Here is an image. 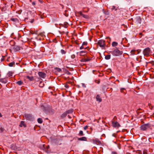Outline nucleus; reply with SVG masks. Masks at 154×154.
Listing matches in <instances>:
<instances>
[{
  "label": "nucleus",
  "mask_w": 154,
  "mask_h": 154,
  "mask_svg": "<svg viewBox=\"0 0 154 154\" xmlns=\"http://www.w3.org/2000/svg\"><path fill=\"white\" fill-rule=\"evenodd\" d=\"M60 51L62 54H65L66 53V52L63 49H61Z\"/></svg>",
  "instance_id": "bb28decb"
},
{
  "label": "nucleus",
  "mask_w": 154,
  "mask_h": 154,
  "mask_svg": "<svg viewBox=\"0 0 154 154\" xmlns=\"http://www.w3.org/2000/svg\"><path fill=\"white\" fill-rule=\"evenodd\" d=\"M83 48H84V46H83L82 45L80 48V50H82Z\"/></svg>",
  "instance_id": "ea45409f"
},
{
  "label": "nucleus",
  "mask_w": 154,
  "mask_h": 154,
  "mask_svg": "<svg viewBox=\"0 0 154 154\" xmlns=\"http://www.w3.org/2000/svg\"><path fill=\"white\" fill-rule=\"evenodd\" d=\"M3 59L2 58V59H1V61H3Z\"/></svg>",
  "instance_id": "8fccbe9b"
},
{
  "label": "nucleus",
  "mask_w": 154,
  "mask_h": 154,
  "mask_svg": "<svg viewBox=\"0 0 154 154\" xmlns=\"http://www.w3.org/2000/svg\"><path fill=\"white\" fill-rule=\"evenodd\" d=\"M67 114L66 112H64L63 114H62V115L61 116V117H62V118H63L65 117L66 116Z\"/></svg>",
  "instance_id": "2eb2a0df"
},
{
  "label": "nucleus",
  "mask_w": 154,
  "mask_h": 154,
  "mask_svg": "<svg viewBox=\"0 0 154 154\" xmlns=\"http://www.w3.org/2000/svg\"><path fill=\"white\" fill-rule=\"evenodd\" d=\"M65 87L66 88H68V85H65Z\"/></svg>",
  "instance_id": "49530a36"
},
{
  "label": "nucleus",
  "mask_w": 154,
  "mask_h": 154,
  "mask_svg": "<svg viewBox=\"0 0 154 154\" xmlns=\"http://www.w3.org/2000/svg\"><path fill=\"white\" fill-rule=\"evenodd\" d=\"M71 57L72 59H74L75 57V55L74 54H72L71 55Z\"/></svg>",
  "instance_id": "c9c22d12"
},
{
  "label": "nucleus",
  "mask_w": 154,
  "mask_h": 154,
  "mask_svg": "<svg viewBox=\"0 0 154 154\" xmlns=\"http://www.w3.org/2000/svg\"><path fill=\"white\" fill-rule=\"evenodd\" d=\"M111 154H118L117 152H116L112 151L111 152Z\"/></svg>",
  "instance_id": "58836bf2"
},
{
  "label": "nucleus",
  "mask_w": 154,
  "mask_h": 154,
  "mask_svg": "<svg viewBox=\"0 0 154 154\" xmlns=\"http://www.w3.org/2000/svg\"><path fill=\"white\" fill-rule=\"evenodd\" d=\"M44 85V84L42 82H41L39 84V86L40 87H42Z\"/></svg>",
  "instance_id": "a878e982"
},
{
  "label": "nucleus",
  "mask_w": 154,
  "mask_h": 154,
  "mask_svg": "<svg viewBox=\"0 0 154 154\" xmlns=\"http://www.w3.org/2000/svg\"><path fill=\"white\" fill-rule=\"evenodd\" d=\"M153 126L150 123L144 124L140 127V129L142 131H145L149 128L151 129Z\"/></svg>",
  "instance_id": "f257e3e1"
},
{
  "label": "nucleus",
  "mask_w": 154,
  "mask_h": 154,
  "mask_svg": "<svg viewBox=\"0 0 154 154\" xmlns=\"http://www.w3.org/2000/svg\"><path fill=\"white\" fill-rule=\"evenodd\" d=\"M33 20H32V21H31V23H32V22H33Z\"/></svg>",
  "instance_id": "603ef678"
},
{
  "label": "nucleus",
  "mask_w": 154,
  "mask_h": 154,
  "mask_svg": "<svg viewBox=\"0 0 154 154\" xmlns=\"http://www.w3.org/2000/svg\"><path fill=\"white\" fill-rule=\"evenodd\" d=\"M81 62H85V59L82 58L80 60Z\"/></svg>",
  "instance_id": "e433bc0d"
},
{
  "label": "nucleus",
  "mask_w": 154,
  "mask_h": 154,
  "mask_svg": "<svg viewBox=\"0 0 154 154\" xmlns=\"http://www.w3.org/2000/svg\"><path fill=\"white\" fill-rule=\"evenodd\" d=\"M24 117L26 119L29 121L32 120L34 118L32 115L30 114H25Z\"/></svg>",
  "instance_id": "20e7f679"
},
{
  "label": "nucleus",
  "mask_w": 154,
  "mask_h": 154,
  "mask_svg": "<svg viewBox=\"0 0 154 154\" xmlns=\"http://www.w3.org/2000/svg\"><path fill=\"white\" fill-rule=\"evenodd\" d=\"M82 16L83 17H84L85 18H88V16L87 15L84 14H83V15H82Z\"/></svg>",
  "instance_id": "c85d7f7f"
},
{
  "label": "nucleus",
  "mask_w": 154,
  "mask_h": 154,
  "mask_svg": "<svg viewBox=\"0 0 154 154\" xmlns=\"http://www.w3.org/2000/svg\"><path fill=\"white\" fill-rule=\"evenodd\" d=\"M0 82L6 84L8 82V79L7 78L0 79Z\"/></svg>",
  "instance_id": "0eeeda50"
},
{
  "label": "nucleus",
  "mask_w": 154,
  "mask_h": 154,
  "mask_svg": "<svg viewBox=\"0 0 154 154\" xmlns=\"http://www.w3.org/2000/svg\"><path fill=\"white\" fill-rule=\"evenodd\" d=\"M11 20L13 21H16L17 20V19L16 18H12L11 19Z\"/></svg>",
  "instance_id": "7c9ffc66"
},
{
  "label": "nucleus",
  "mask_w": 154,
  "mask_h": 154,
  "mask_svg": "<svg viewBox=\"0 0 154 154\" xmlns=\"http://www.w3.org/2000/svg\"><path fill=\"white\" fill-rule=\"evenodd\" d=\"M88 126L87 125H86L84 127V130H86L88 128Z\"/></svg>",
  "instance_id": "f704fd0d"
},
{
  "label": "nucleus",
  "mask_w": 154,
  "mask_h": 154,
  "mask_svg": "<svg viewBox=\"0 0 154 154\" xmlns=\"http://www.w3.org/2000/svg\"><path fill=\"white\" fill-rule=\"evenodd\" d=\"M150 48L148 47L145 48L143 52L144 56L146 57L149 56L150 54Z\"/></svg>",
  "instance_id": "7ed1b4c3"
},
{
  "label": "nucleus",
  "mask_w": 154,
  "mask_h": 154,
  "mask_svg": "<svg viewBox=\"0 0 154 154\" xmlns=\"http://www.w3.org/2000/svg\"><path fill=\"white\" fill-rule=\"evenodd\" d=\"M96 98L97 101H98L99 102H100L102 101V99L101 98L100 96L99 95H97L96 96Z\"/></svg>",
  "instance_id": "f8f14e48"
},
{
  "label": "nucleus",
  "mask_w": 154,
  "mask_h": 154,
  "mask_svg": "<svg viewBox=\"0 0 154 154\" xmlns=\"http://www.w3.org/2000/svg\"><path fill=\"white\" fill-rule=\"evenodd\" d=\"M55 69L56 71H57L58 72H60L62 70L61 69L57 67H56L55 68Z\"/></svg>",
  "instance_id": "f3484780"
},
{
  "label": "nucleus",
  "mask_w": 154,
  "mask_h": 154,
  "mask_svg": "<svg viewBox=\"0 0 154 154\" xmlns=\"http://www.w3.org/2000/svg\"><path fill=\"white\" fill-rule=\"evenodd\" d=\"M19 126L20 127H22L23 126H24V127H26V125L25 124V122L23 121H21V123L19 125Z\"/></svg>",
  "instance_id": "ddd939ff"
},
{
  "label": "nucleus",
  "mask_w": 154,
  "mask_h": 154,
  "mask_svg": "<svg viewBox=\"0 0 154 154\" xmlns=\"http://www.w3.org/2000/svg\"><path fill=\"white\" fill-rule=\"evenodd\" d=\"M78 135L79 136H83L84 135V134L83 133V132L82 131H80L78 134Z\"/></svg>",
  "instance_id": "4be33fe9"
},
{
  "label": "nucleus",
  "mask_w": 154,
  "mask_h": 154,
  "mask_svg": "<svg viewBox=\"0 0 154 154\" xmlns=\"http://www.w3.org/2000/svg\"><path fill=\"white\" fill-rule=\"evenodd\" d=\"M105 41L103 40H100L98 41L97 44L101 47H104L105 46Z\"/></svg>",
  "instance_id": "39448f33"
},
{
  "label": "nucleus",
  "mask_w": 154,
  "mask_h": 154,
  "mask_svg": "<svg viewBox=\"0 0 154 154\" xmlns=\"http://www.w3.org/2000/svg\"><path fill=\"white\" fill-rule=\"evenodd\" d=\"M68 72V74H70V72Z\"/></svg>",
  "instance_id": "3c124183"
},
{
  "label": "nucleus",
  "mask_w": 154,
  "mask_h": 154,
  "mask_svg": "<svg viewBox=\"0 0 154 154\" xmlns=\"http://www.w3.org/2000/svg\"><path fill=\"white\" fill-rule=\"evenodd\" d=\"M4 129L3 128L1 127L0 128V132L1 133H2L4 131Z\"/></svg>",
  "instance_id": "cd10ccee"
},
{
  "label": "nucleus",
  "mask_w": 154,
  "mask_h": 154,
  "mask_svg": "<svg viewBox=\"0 0 154 154\" xmlns=\"http://www.w3.org/2000/svg\"><path fill=\"white\" fill-rule=\"evenodd\" d=\"M77 54H79L80 56H85L86 54V52L85 51H81L79 52H77Z\"/></svg>",
  "instance_id": "1a4fd4ad"
},
{
  "label": "nucleus",
  "mask_w": 154,
  "mask_h": 154,
  "mask_svg": "<svg viewBox=\"0 0 154 154\" xmlns=\"http://www.w3.org/2000/svg\"><path fill=\"white\" fill-rule=\"evenodd\" d=\"M32 4L33 5H35V3L34 2H32Z\"/></svg>",
  "instance_id": "37998d69"
},
{
  "label": "nucleus",
  "mask_w": 154,
  "mask_h": 154,
  "mask_svg": "<svg viewBox=\"0 0 154 154\" xmlns=\"http://www.w3.org/2000/svg\"><path fill=\"white\" fill-rule=\"evenodd\" d=\"M125 90L124 88H122L121 89V92L124 93L125 94H126V92H125Z\"/></svg>",
  "instance_id": "5701e85b"
},
{
  "label": "nucleus",
  "mask_w": 154,
  "mask_h": 154,
  "mask_svg": "<svg viewBox=\"0 0 154 154\" xmlns=\"http://www.w3.org/2000/svg\"><path fill=\"white\" fill-rule=\"evenodd\" d=\"M112 124L113 127H119L120 126L119 123L117 122H112Z\"/></svg>",
  "instance_id": "6e6552de"
},
{
  "label": "nucleus",
  "mask_w": 154,
  "mask_h": 154,
  "mask_svg": "<svg viewBox=\"0 0 154 154\" xmlns=\"http://www.w3.org/2000/svg\"><path fill=\"white\" fill-rule=\"evenodd\" d=\"M13 73L11 72H9L7 73V75L8 77H10L12 76Z\"/></svg>",
  "instance_id": "6ab92c4d"
},
{
  "label": "nucleus",
  "mask_w": 154,
  "mask_h": 154,
  "mask_svg": "<svg viewBox=\"0 0 154 154\" xmlns=\"http://www.w3.org/2000/svg\"><path fill=\"white\" fill-rule=\"evenodd\" d=\"M72 109L69 110L67 111H66V112L67 114L72 113Z\"/></svg>",
  "instance_id": "393cba45"
},
{
  "label": "nucleus",
  "mask_w": 154,
  "mask_h": 154,
  "mask_svg": "<svg viewBox=\"0 0 154 154\" xmlns=\"http://www.w3.org/2000/svg\"><path fill=\"white\" fill-rule=\"evenodd\" d=\"M17 83L19 85H20L23 83V82L21 81H19L17 82Z\"/></svg>",
  "instance_id": "b1692460"
},
{
  "label": "nucleus",
  "mask_w": 154,
  "mask_h": 154,
  "mask_svg": "<svg viewBox=\"0 0 154 154\" xmlns=\"http://www.w3.org/2000/svg\"><path fill=\"white\" fill-rule=\"evenodd\" d=\"M113 55L117 56L122 54L123 52L120 51L118 48H116L111 52Z\"/></svg>",
  "instance_id": "f03ea898"
},
{
  "label": "nucleus",
  "mask_w": 154,
  "mask_h": 154,
  "mask_svg": "<svg viewBox=\"0 0 154 154\" xmlns=\"http://www.w3.org/2000/svg\"><path fill=\"white\" fill-rule=\"evenodd\" d=\"M111 56L110 55H107L105 56V59L106 60H109Z\"/></svg>",
  "instance_id": "dca6fc26"
},
{
  "label": "nucleus",
  "mask_w": 154,
  "mask_h": 154,
  "mask_svg": "<svg viewBox=\"0 0 154 154\" xmlns=\"http://www.w3.org/2000/svg\"><path fill=\"white\" fill-rule=\"evenodd\" d=\"M112 10H115V11H116L117 10V9L116 8H115V7L114 6H112Z\"/></svg>",
  "instance_id": "473e14b6"
},
{
  "label": "nucleus",
  "mask_w": 154,
  "mask_h": 154,
  "mask_svg": "<svg viewBox=\"0 0 154 154\" xmlns=\"http://www.w3.org/2000/svg\"><path fill=\"white\" fill-rule=\"evenodd\" d=\"M79 14H80L81 16H82V15H83V14H82V12H81V11H80V12H79Z\"/></svg>",
  "instance_id": "79ce46f5"
},
{
  "label": "nucleus",
  "mask_w": 154,
  "mask_h": 154,
  "mask_svg": "<svg viewBox=\"0 0 154 154\" xmlns=\"http://www.w3.org/2000/svg\"><path fill=\"white\" fill-rule=\"evenodd\" d=\"M136 22L139 23H140L141 21V19L140 17H137L136 18Z\"/></svg>",
  "instance_id": "9b49d317"
},
{
  "label": "nucleus",
  "mask_w": 154,
  "mask_h": 154,
  "mask_svg": "<svg viewBox=\"0 0 154 154\" xmlns=\"http://www.w3.org/2000/svg\"><path fill=\"white\" fill-rule=\"evenodd\" d=\"M2 115L1 113H0V117H2Z\"/></svg>",
  "instance_id": "de8ad7c7"
},
{
  "label": "nucleus",
  "mask_w": 154,
  "mask_h": 154,
  "mask_svg": "<svg viewBox=\"0 0 154 154\" xmlns=\"http://www.w3.org/2000/svg\"><path fill=\"white\" fill-rule=\"evenodd\" d=\"M26 78L30 81H32L34 80V77L33 76H26Z\"/></svg>",
  "instance_id": "4468645a"
},
{
  "label": "nucleus",
  "mask_w": 154,
  "mask_h": 154,
  "mask_svg": "<svg viewBox=\"0 0 154 154\" xmlns=\"http://www.w3.org/2000/svg\"><path fill=\"white\" fill-rule=\"evenodd\" d=\"M85 59V62L89 61L90 60V59H89V58Z\"/></svg>",
  "instance_id": "4c0bfd02"
},
{
  "label": "nucleus",
  "mask_w": 154,
  "mask_h": 154,
  "mask_svg": "<svg viewBox=\"0 0 154 154\" xmlns=\"http://www.w3.org/2000/svg\"><path fill=\"white\" fill-rule=\"evenodd\" d=\"M153 57H154V53L153 54Z\"/></svg>",
  "instance_id": "864d4df0"
},
{
  "label": "nucleus",
  "mask_w": 154,
  "mask_h": 154,
  "mask_svg": "<svg viewBox=\"0 0 154 154\" xmlns=\"http://www.w3.org/2000/svg\"><path fill=\"white\" fill-rule=\"evenodd\" d=\"M68 118L69 119H70L71 118V117L69 115H68Z\"/></svg>",
  "instance_id": "a18cd8bd"
},
{
  "label": "nucleus",
  "mask_w": 154,
  "mask_h": 154,
  "mask_svg": "<svg viewBox=\"0 0 154 154\" xmlns=\"http://www.w3.org/2000/svg\"><path fill=\"white\" fill-rule=\"evenodd\" d=\"M118 43L116 42H114L112 43V45L113 47H115L117 45Z\"/></svg>",
  "instance_id": "a211bd4d"
},
{
  "label": "nucleus",
  "mask_w": 154,
  "mask_h": 154,
  "mask_svg": "<svg viewBox=\"0 0 154 154\" xmlns=\"http://www.w3.org/2000/svg\"><path fill=\"white\" fill-rule=\"evenodd\" d=\"M135 52V51L134 50H132L131 51V54H132L133 55V54H134V52Z\"/></svg>",
  "instance_id": "2f4dec72"
},
{
  "label": "nucleus",
  "mask_w": 154,
  "mask_h": 154,
  "mask_svg": "<svg viewBox=\"0 0 154 154\" xmlns=\"http://www.w3.org/2000/svg\"><path fill=\"white\" fill-rule=\"evenodd\" d=\"M38 74L39 76L42 79H44L46 75L45 73L42 72H38Z\"/></svg>",
  "instance_id": "423d86ee"
},
{
  "label": "nucleus",
  "mask_w": 154,
  "mask_h": 154,
  "mask_svg": "<svg viewBox=\"0 0 154 154\" xmlns=\"http://www.w3.org/2000/svg\"><path fill=\"white\" fill-rule=\"evenodd\" d=\"M95 82L96 83H97L98 84H99L100 82V80L98 81L97 80H95Z\"/></svg>",
  "instance_id": "72a5a7b5"
},
{
  "label": "nucleus",
  "mask_w": 154,
  "mask_h": 154,
  "mask_svg": "<svg viewBox=\"0 0 154 154\" xmlns=\"http://www.w3.org/2000/svg\"><path fill=\"white\" fill-rule=\"evenodd\" d=\"M78 140L79 141H87V138L86 137H82L79 138L78 139Z\"/></svg>",
  "instance_id": "9d476101"
},
{
  "label": "nucleus",
  "mask_w": 154,
  "mask_h": 154,
  "mask_svg": "<svg viewBox=\"0 0 154 154\" xmlns=\"http://www.w3.org/2000/svg\"><path fill=\"white\" fill-rule=\"evenodd\" d=\"M139 34V35H142V33H140Z\"/></svg>",
  "instance_id": "09e8293b"
},
{
  "label": "nucleus",
  "mask_w": 154,
  "mask_h": 154,
  "mask_svg": "<svg viewBox=\"0 0 154 154\" xmlns=\"http://www.w3.org/2000/svg\"><path fill=\"white\" fill-rule=\"evenodd\" d=\"M87 44L88 43L87 42H84L82 43V45L83 46L85 45L86 46Z\"/></svg>",
  "instance_id": "c756f323"
},
{
  "label": "nucleus",
  "mask_w": 154,
  "mask_h": 154,
  "mask_svg": "<svg viewBox=\"0 0 154 154\" xmlns=\"http://www.w3.org/2000/svg\"><path fill=\"white\" fill-rule=\"evenodd\" d=\"M143 154H147L146 150H144L143 151Z\"/></svg>",
  "instance_id": "a19ab883"
},
{
  "label": "nucleus",
  "mask_w": 154,
  "mask_h": 154,
  "mask_svg": "<svg viewBox=\"0 0 154 154\" xmlns=\"http://www.w3.org/2000/svg\"><path fill=\"white\" fill-rule=\"evenodd\" d=\"M40 2H42V0H38Z\"/></svg>",
  "instance_id": "c03bdc74"
},
{
  "label": "nucleus",
  "mask_w": 154,
  "mask_h": 154,
  "mask_svg": "<svg viewBox=\"0 0 154 154\" xmlns=\"http://www.w3.org/2000/svg\"><path fill=\"white\" fill-rule=\"evenodd\" d=\"M15 62H12L8 64V66L10 67H12L13 66Z\"/></svg>",
  "instance_id": "aec40b11"
},
{
  "label": "nucleus",
  "mask_w": 154,
  "mask_h": 154,
  "mask_svg": "<svg viewBox=\"0 0 154 154\" xmlns=\"http://www.w3.org/2000/svg\"><path fill=\"white\" fill-rule=\"evenodd\" d=\"M37 121L40 124L42 123L43 122L42 119L40 118L38 119Z\"/></svg>",
  "instance_id": "412c9836"
}]
</instances>
